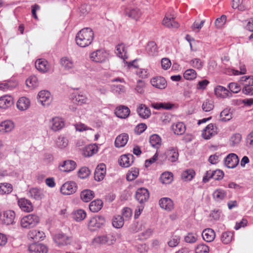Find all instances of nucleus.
<instances>
[{"instance_id": "nucleus-9", "label": "nucleus", "mask_w": 253, "mask_h": 253, "mask_svg": "<svg viewBox=\"0 0 253 253\" xmlns=\"http://www.w3.org/2000/svg\"><path fill=\"white\" fill-rule=\"evenodd\" d=\"M71 97L73 102L78 105L85 104L88 100L87 96L82 91L73 92Z\"/></svg>"}, {"instance_id": "nucleus-63", "label": "nucleus", "mask_w": 253, "mask_h": 253, "mask_svg": "<svg viewBox=\"0 0 253 253\" xmlns=\"http://www.w3.org/2000/svg\"><path fill=\"white\" fill-rule=\"evenodd\" d=\"M191 66L197 69H201L203 66V63L199 58H194L190 62Z\"/></svg>"}, {"instance_id": "nucleus-19", "label": "nucleus", "mask_w": 253, "mask_h": 253, "mask_svg": "<svg viewBox=\"0 0 253 253\" xmlns=\"http://www.w3.org/2000/svg\"><path fill=\"white\" fill-rule=\"evenodd\" d=\"M76 167V163L72 160H66L59 165L60 170L64 172H70L73 170Z\"/></svg>"}, {"instance_id": "nucleus-11", "label": "nucleus", "mask_w": 253, "mask_h": 253, "mask_svg": "<svg viewBox=\"0 0 253 253\" xmlns=\"http://www.w3.org/2000/svg\"><path fill=\"white\" fill-rule=\"evenodd\" d=\"M28 196L35 200L40 201L44 198L43 190L38 188H31L27 192Z\"/></svg>"}, {"instance_id": "nucleus-35", "label": "nucleus", "mask_w": 253, "mask_h": 253, "mask_svg": "<svg viewBox=\"0 0 253 253\" xmlns=\"http://www.w3.org/2000/svg\"><path fill=\"white\" fill-rule=\"evenodd\" d=\"M44 237V233L43 232L37 230H31L28 233V237L35 241L43 240Z\"/></svg>"}, {"instance_id": "nucleus-20", "label": "nucleus", "mask_w": 253, "mask_h": 253, "mask_svg": "<svg viewBox=\"0 0 253 253\" xmlns=\"http://www.w3.org/2000/svg\"><path fill=\"white\" fill-rule=\"evenodd\" d=\"M106 174V166L104 164H100L96 167L94 172V179L97 181L103 180Z\"/></svg>"}, {"instance_id": "nucleus-52", "label": "nucleus", "mask_w": 253, "mask_h": 253, "mask_svg": "<svg viewBox=\"0 0 253 253\" xmlns=\"http://www.w3.org/2000/svg\"><path fill=\"white\" fill-rule=\"evenodd\" d=\"M86 216V214L85 211L81 209L77 210L73 213V218L77 221L83 220L85 218Z\"/></svg>"}, {"instance_id": "nucleus-47", "label": "nucleus", "mask_w": 253, "mask_h": 253, "mask_svg": "<svg viewBox=\"0 0 253 253\" xmlns=\"http://www.w3.org/2000/svg\"><path fill=\"white\" fill-rule=\"evenodd\" d=\"M125 219L119 215H115L112 219V225L116 228H120L124 224Z\"/></svg>"}, {"instance_id": "nucleus-13", "label": "nucleus", "mask_w": 253, "mask_h": 253, "mask_svg": "<svg viewBox=\"0 0 253 253\" xmlns=\"http://www.w3.org/2000/svg\"><path fill=\"white\" fill-rule=\"evenodd\" d=\"M64 122L60 117H55L49 121V126L51 129L56 131L60 130L64 126Z\"/></svg>"}, {"instance_id": "nucleus-49", "label": "nucleus", "mask_w": 253, "mask_h": 253, "mask_svg": "<svg viewBox=\"0 0 253 253\" xmlns=\"http://www.w3.org/2000/svg\"><path fill=\"white\" fill-rule=\"evenodd\" d=\"M13 190L12 185L8 183H0V195L8 194Z\"/></svg>"}, {"instance_id": "nucleus-45", "label": "nucleus", "mask_w": 253, "mask_h": 253, "mask_svg": "<svg viewBox=\"0 0 253 253\" xmlns=\"http://www.w3.org/2000/svg\"><path fill=\"white\" fill-rule=\"evenodd\" d=\"M172 129L175 134L181 135L186 130V126L183 123L179 122L172 126Z\"/></svg>"}, {"instance_id": "nucleus-59", "label": "nucleus", "mask_w": 253, "mask_h": 253, "mask_svg": "<svg viewBox=\"0 0 253 253\" xmlns=\"http://www.w3.org/2000/svg\"><path fill=\"white\" fill-rule=\"evenodd\" d=\"M180 237L178 235H172L169 241L168 242V244L170 247H175L177 246L180 242Z\"/></svg>"}, {"instance_id": "nucleus-8", "label": "nucleus", "mask_w": 253, "mask_h": 253, "mask_svg": "<svg viewBox=\"0 0 253 253\" xmlns=\"http://www.w3.org/2000/svg\"><path fill=\"white\" fill-rule=\"evenodd\" d=\"M17 204L21 210L24 212H30L33 211L32 202L25 198L18 199Z\"/></svg>"}, {"instance_id": "nucleus-24", "label": "nucleus", "mask_w": 253, "mask_h": 253, "mask_svg": "<svg viewBox=\"0 0 253 253\" xmlns=\"http://www.w3.org/2000/svg\"><path fill=\"white\" fill-rule=\"evenodd\" d=\"M13 103V97L8 95H5L0 97V108L7 109Z\"/></svg>"}, {"instance_id": "nucleus-41", "label": "nucleus", "mask_w": 253, "mask_h": 253, "mask_svg": "<svg viewBox=\"0 0 253 253\" xmlns=\"http://www.w3.org/2000/svg\"><path fill=\"white\" fill-rule=\"evenodd\" d=\"M97 152V147L93 145H89L84 148L83 155L85 157H90Z\"/></svg>"}, {"instance_id": "nucleus-64", "label": "nucleus", "mask_w": 253, "mask_h": 253, "mask_svg": "<svg viewBox=\"0 0 253 253\" xmlns=\"http://www.w3.org/2000/svg\"><path fill=\"white\" fill-rule=\"evenodd\" d=\"M90 170L86 167H83L79 170L78 175L82 179L87 177L90 174Z\"/></svg>"}, {"instance_id": "nucleus-34", "label": "nucleus", "mask_w": 253, "mask_h": 253, "mask_svg": "<svg viewBox=\"0 0 253 253\" xmlns=\"http://www.w3.org/2000/svg\"><path fill=\"white\" fill-rule=\"evenodd\" d=\"M80 197L84 202H88L94 198V193L89 189H85L81 192Z\"/></svg>"}, {"instance_id": "nucleus-40", "label": "nucleus", "mask_w": 253, "mask_h": 253, "mask_svg": "<svg viewBox=\"0 0 253 253\" xmlns=\"http://www.w3.org/2000/svg\"><path fill=\"white\" fill-rule=\"evenodd\" d=\"M174 105L169 102H157L152 104V106L157 110H169L173 107Z\"/></svg>"}, {"instance_id": "nucleus-17", "label": "nucleus", "mask_w": 253, "mask_h": 253, "mask_svg": "<svg viewBox=\"0 0 253 253\" xmlns=\"http://www.w3.org/2000/svg\"><path fill=\"white\" fill-rule=\"evenodd\" d=\"M134 161V156L131 154L122 155L119 159V165L124 168L130 166Z\"/></svg>"}, {"instance_id": "nucleus-43", "label": "nucleus", "mask_w": 253, "mask_h": 253, "mask_svg": "<svg viewBox=\"0 0 253 253\" xmlns=\"http://www.w3.org/2000/svg\"><path fill=\"white\" fill-rule=\"evenodd\" d=\"M55 144L58 148L63 149L68 145V140L64 136L60 135L56 139Z\"/></svg>"}, {"instance_id": "nucleus-38", "label": "nucleus", "mask_w": 253, "mask_h": 253, "mask_svg": "<svg viewBox=\"0 0 253 253\" xmlns=\"http://www.w3.org/2000/svg\"><path fill=\"white\" fill-rule=\"evenodd\" d=\"M103 206V202L101 200H95L92 201L89 206V210L93 212L99 211Z\"/></svg>"}, {"instance_id": "nucleus-2", "label": "nucleus", "mask_w": 253, "mask_h": 253, "mask_svg": "<svg viewBox=\"0 0 253 253\" xmlns=\"http://www.w3.org/2000/svg\"><path fill=\"white\" fill-rule=\"evenodd\" d=\"M39 222V217L33 214L24 216L21 220V225L23 228H30L36 226Z\"/></svg>"}, {"instance_id": "nucleus-31", "label": "nucleus", "mask_w": 253, "mask_h": 253, "mask_svg": "<svg viewBox=\"0 0 253 253\" xmlns=\"http://www.w3.org/2000/svg\"><path fill=\"white\" fill-rule=\"evenodd\" d=\"M137 112L139 116L143 119L148 118L151 115V111L145 105L141 104L137 109Z\"/></svg>"}, {"instance_id": "nucleus-22", "label": "nucleus", "mask_w": 253, "mask_h": 253, "mask_svg": "<svg viewBox=\"0 0 253 253\" xmlns=\"http://www.w3.org/2000/svg\"><path fill=\"white\" fill-rule=\"evenodd\" d=\"M15 127V124L11 120H5L0 124V132L2 133L11 131Z\"/></svg>"}, {"instance_id": "nucleus-21", "label": "nucleus", "mask_w": 253, "mask_h": 253, "mask_svg": "<svg viewBox=\"0 0 253 253\" xmlns=\"http://www.w3.org/2000/svg\"><path fill=\"white\" fill-rule=\"evenodd\" d=\"M163 24L169 28H178L179 24L175 21L173 16L166 14L163 21Z\"/></svg>"}, {"instance_id": "nucleus-1", "label": "nucleus", "mask_w": 253, "mask_h": 253, "mask_svg": "<svg viewBox=\"0 0 253 253\" xmlns=\"http://www.w3.org/2000/svg\"><path fill=\"white\" fill-rule=\"evenodd\" d=\"M94 39L93 31L89 28H84L80 30L76 36V42L82 47L89 45Z\"/></svg>"}, {"instance_id": "nucleus-57", "label": "nucleus", "mask_w": 253, "mask_h": 253, "mask_svg": "<svg viewBox=\"0 0 253 253\" xmlns=\"http://www.w3.org/2000/svg\"><path fill=\"white\" fill-rule=\"evenodd\" d=\"M197 73L194 69H190L186 70L183 74L184 78L186 80H192L196 78Z\"/></svg>"}, {"instance_id": "nucleus-32", "label": "nucleus", "mask_w": 253, "mask_h": 253, "mask_svg": "<svg viewBox=\"0 0 253 253\" xmlns=\"http://www.w3.org/2000/svg\"><path fill=\"white\" fill-rule=\"evenodd\" d=\"M202 237L203 239L207 242H212L215 237V234L213 230L211 228H207L203 230L202 232Z\"/></svg>"}, {"instance_id": "nucleus-48", "label": "nucleus", "mask_w": 253, "mask_h": 253, "mask_svg": "<svg viewBox=\"0 0 253 253\" xmlns=\"http://www.w3.org/2000/svg\"><path fill=\"white\" fill-rule=\"evenodd\" d=\"M26 85L30 88L33 89L39 85L38 78L35 76H30L26 81Z\"/></svg>"}, {"instance_id": "nucleus-10", "label": "nucleus", "mask_w": 253, "mask_h": 253, "mask_svg": "<svg viewBox=\"0 0 253 253\" xmlns=\"http://www.w3.org/2000/svg\"><path fill=\"white\" fill-rule=\"evenodd\" d=\"M150 83L153 87L160 89H165L167 86L166 80L161 76H156L152 78L150 80Z\"/></svg>"}, {"instance_id": "nucleus-6", "label": "nucleus", "mask_w": 253, "mask_h": 253, "mask_svg": "<svg viewBox=\"0 0 253 253\" xmlns=\"http://www.w3.org/2000/svg\"><path fill=\"white\" fill-rule=\"evenodd\" d=\"M77 189V184L74 181H67L60 188L61 193L64 195H70L75 193Z\"/></svg>"}, {"instance_id": "nucleus-15", "label": "nucleus", "mask_w": 253, "mask_h": 253, "mask_svg": "<svg viewBox=\"0 0 253 253\" xmlns=\"http://www.w3.org/2000/svg\"><path fill=\"white\" fill-rule=\"evenodd\" d=\"M28 251L30 253H47L48 248L44 244L34 243L29 246Z\"/></svg>"}, {"instance_id": "nucleus-30", "label": "nucleus", "mask_w": 253, "mask_h": 253, "mask_svg": "<svg viewBox=\"0 0 253 253\" xmlns=\"http://www.w3.org/2000/svg\"><path fill=\"white\" fill-rule=\"evenodd\" d=\"M15 213L14 211L7 210L3 214V220L6 225L11 224L14 222Z\"/></svg>"}, {"instance_id": "nucleus-56", "label": "nucleus", "mask_w": 253, "mask_h": 253, "mask_svg": "<svg viewBox=\"0 0 253 253\" xmlns=\"http://www.w3.org/2000/svg\"><path fill=\"white\" fill-rule=\"evenodd\" d=\"M232 114L230 110L225 109L223 110L220 114V120L223 122L229 121L232 118Z\"/></svg>"}, {"instance_id": "nucleus-26", "label": "nucleus", "mask_w": 253, "mask_h": 253, "mask_svg": "<svg viewBox=\"0 0 253 253\" xmlns=\"http://www.w3.org/2000/svg\"><path fill=\"white\" fill-rule=\"evenodd\" d=\"M214 93L217 97L222 98L230 97L232 94L227 88L221 85L215 87Z\"/></svg>"}, {"instance_id": "nucleus-18", "label": "nucleus", "mask_w": 253, "mask_h": 253, "mask_svg": "<svg viewBox=\"0 0 253 253\" xmlns=\"http://www.w3.org/2000/svg\"><path fill=\"white\" fill-rule=\"evenodd\" d=\"M35 67L41 73L47 72L50 70V65L45 59H39L35 62Z\"/></svg>"}, {"instance_id": "nucleus-58", "label": "nucleus", "mask_w": 253, "mask_h": 253, "mask_svg": "<svg viewBox=\"0 0 253 253\" xmlns=\"http://www.w3.org/2000/svg\"><path fill=\"white\" fill-rule=\"evenodd\" d=\"M141 15V12L139 9L135 8L130 10L128 13V16L132 19L137 20Z\"/></svg>"}, {"instance_id": "nucleus-14", "label": "nucleus", "mask_w": 253, "mask_h": 253, "mask_svg": "<svg viewBox=\"0 0 253 253\" xmlns=\"http://www.w3.org/2000/svg\"><path fill=\"white\" fill-rule=\"evenodd\" d=\"M149 198L148 190L145 188H140L135 193V198L140 204L146 202Z\"/></svg>"}, {"instance_id": "nucleus-27", "label": "nucleus", "mask_w": 253, "mask_h": 253, "mask_svg": "<svg viewBox=\"0 0 253 253\" xmlns=\"http://www.w3.org/2000/svg\"><path fill=\"white\" fill-rule=\"evenodd\" d=\"M165 158L170 162H176L179 157L178 150L174 148L169 149L165 154Z\"/></svg>"}, {"instance_id": "nucleus-3", "label": "nucleus", "mask_w": 253, "mask_h": 253, "mask_svg": "<svg viewBox=\"0 0 253 253\" xmlns=\"http://www.w3.org/2000/svg\"><path fill=\"white\" fill-rule=\"evenodd\" d=\"M109 54L104 49H97L90 54V58L94 62L102 63L105 62L108 58Z\"/></svg>"}, {"instance_id": "nucleus-60", "label": "nucleus", "mask_w": 253, "mask_h": 253, "mask_svg": "<svg viewBox=\"0 0 253 253\" xmlns=\"http://www.w3.org/2000/svg\"><path fill=\"white\" fill-rule=\"evenodd\" d=\"M209 247L205 244H200L195 248V253H209Z\"/></svg>"}, {"instance_id": "nucleus-7", "label": "nucleus", "mask_w": 253, "mask_h": 253, "mask_svg": "<svg viewBox=\"0 0 253 253\" xmlns=\"http://www.w3.org/2000/svg\"><path fill=\"white\" fill-rule=\"evenodd\" d=\"M53 240L56 245L59 247L68 245L72 242L71 237L63 233L56 234L53 237Z\"/></svg>"}, {"instance_id": "nucleus-55", "label": "nucleus", "mask_w": 253, "mask_h": 253, "mask_svg": "<svg viewBox=\"0 0 253 253\" xmlns=\"http://www.w3.org/2000/svg\"><path fill=\"white\" fill-rule=\"evenodd\" d=\"M233 234L231 232H223L221 236V240L225 244L229 243L232 240Z\"/></svg>"}, {"instance_id": "nucleus-61", "label": "nucleus", "mask_w": 253, "mask_h": 253, "mask_svg": "<svg viewBox=\"0 0 253 253\" xmlns=\"http://www.w3.org/2000/svg\"><path fill=\"white\" fill-rule=\"evenodd\" d=\"M105 243L108 245H111L115 243L116 240V236L114 233H110L104 235Z\"/></svg>"}, {"instance_id": "nucleus-12", "label": "nucleus", "mask_w": 253, "mask_h": 253, "mask_svg": "<svg viewBox=\"0 0 253 253\" xmlns=\"http://www.w3.org/2000/svg\"><path fill=\"white\" fill-rule=\"evenodd\" d=\"M239 162V158L234 153L229 154L224 159L225 165L228 168H235L238 165Z\"/></svg>"}, {"instance_id": "nucleus-42", "label": "nucleus", "mask_w": 253, "mask_h": 253, "mask_svg": "<svg viewBox=\"0 0 253 253\" xmlns=\"http://www.w3.org/2000/svg\"><path fill=\"white\" fill-rule=\"evenodd\" d=\"M115 53L121 58L125 59L127 57L126 51L123 43L119 44L116 46Z\"/></svg>"}, {"instance_id": "nucleus-23", "label": "nucleus", "mask_w": 253, "mask_h": 253, "mask_svg": "<svg viewBox=\"0 0 253 253\" xmlns=\"http://www.w3.org/2000/svg\"><path fill=\"white\" fill-rule=\"evenodd\" d=\"M31 102L29 98L21 97L17 101L16 106L17 109L21 111L27 110L30 106Z\"/></svg>"}, {"instance_id": "nucleus-39", "label": "nucleus", "mask_w": 253, "mask_h": 253, "mask_svg": "<svg viewBox=\"0 0 253 253\" xmlns=\"http://www.w3.org/2000/svg\"><path fill=\"white\" fill-rule=\"evenodd\" d=\"M149 142L151 146L156 149H158L162 145L161 138L158 134H153L150 136Z\"/></svg>"}, {"instance_id": "nucleus-33", "label": "nucleus", "mask_w": 253, "mask_h": 253, "mask_svg": "<svg viewBox=\"0 0 253 253\" xmlns=\"http://www.w3.org/2000/svg\"><path fill=\"white\" fill-rule=\"evenodd\" d=\"M226 195L227 193L226 191L221 188L216 189L212 194L214 200L217 202H220L223 200L226 197Z\"/></svg>"}, {"instance_id": "nucleus-51", "label": "nucleus", "mask_w": 253, "mask_h": 253, "mask_svg": "<svg viewBox=\"0 0 253 253\" xmlns=\"http://www.w3.org/2000/svg\"><path fill=\"white\" fill-rule=\"evenodd\" d=\"M139 174V169L136 168H132L126 174V179L128 181H132L136 179Z\"/></svg>"}, {"instance_id": "nucleus-62", "label": "nucleus", "mask_w": 253, "mask_h": 253, "mask_svg": "<svg viewBox=\"0 0 253 253\" xmlns=\"http://www.w3.org/2000/svg\"><path fill=\"white\" fill-rule=\"evenodd\" d=\"M242 139L241 135L239 133L233 134L230 138V142L232 146H234L240 142Z\"/></svg>"}, {"instance_id": "nucleus-54", "label": "nucleus", "mask_w": 253, "mask_h": 253, "mask_svg": "<svg viewBox=\"0 0 253 253\" xmlns=\"http://www.w3.org/2000/svg\"><path fill=\"white\" fill-rule=\"evenodd\" d=\"M240 71L235 70V69H230L229 71V74L230 75H233L235 76L239 75H244L247 72V70L246 68V66L244 64H240L239 66Z\"/></svg>"}, {"instance_id": "nucleus-4", "label": "nucleus", "mask_w": 253, "mask_h": 253, "mask_svg": "<svg viewBox=\"0 0 253 253\" xmlns=\"http://www.w3.org/2000/svg\"><path fill=\"white\" fill-rule=\"evenodd\" d=\"M106 220L102 215H96L90 218L88 222V226L90 230H95L101 228L105 223Z\"/></svg>"}, {"instance_id": "nucleus-44", "label": "nucleus", "mask_w": 253, "mask_h": 253, "mask_svg": "<svg viewBox=\"0 0 253 253\" xmlns=\"http://www.w3.org/2000/svg\"><path fill=\"white\" fill-rule=\"evenodd\" d=\"M195 175L194 170L192 169H188L182 172L181 178L183 180L188 181L191 180Z\"/></svg>"}, {"instance_id": "nucleus-25", "label": "nucleus", "mask_w": 253, "mask_h": 253, "mask_svg": "<svg viewBox=\"0 0 253 253\" xmlns=\"http://www.w3.org/2000/svg\"><path fill=\"white\" fill-rule=\"evenodd\" d=\"M130 112V110L127 107L120 105L116 108L115 113L118 117L125 119L129 116Z\"/></svg>"}, {"instance_id": "nucleus-29", "label": "nucleus", "mask_w": 253, "mask_h": 253, "mask_svg": "<svg viewBox=\"0 0 253 253\" xmlns=\"http://www.w3.org/2000/svg\"><path fill=\"white\" fill-rule=\"evenodd\" d=\"M160 207L168 211H170L173 209L172 201L169 198H163L159 201Z\"/></svg>"}, {"instance_id": "nucleus-5", "label": "nucleus", "mask_w": 253, "mask_h": 253, "mask_svg": "<svg viewBox=\"0 0 253 253\" xmlns=\"http://www.w3.org/2000/svg\"><path fill=\"white\" fill-rule=\"evenodd\" d=\"M37 99L42 106H47L52 102V97L50 93L47 90H41L38 94Z\"/></svg>"}, {"instance_id": "nucleus-28", "label": "nucleus", "mask_w": 253, "mask_h": 253, "mask_svg": "<svg viewBox=\"0 0 253 253\" xmlns=\"http://www.w3.org/2000/svg\"><path fill=\"white\" fill-rule=\"evenodd\" d=\"M128 140V135L127 133H122L118 135L115 140V145L116 147H122L125 146Z\"/></svg>"}, {"instance_id": "nucleus-53", "label": "nucleus", "mask_w": 253, "mask_h": 253, "mask_svg": "<svg viewBox=\"0 0 253 253\" xmlns=\"http://www.w3.org/2000/svg\"><path fill=\"white\" fill-rule=\"evenodd\" d=\"M202 109L205 112H210L214 108L213 101L211 99H207L202 104Z\"/></svg>"}, {"instance_id": "nucleus-16", "label": "nucleus", "mask_w": 253, "mask_h": 253, "mask_svg": "<svg viewBox=\"0 0 253 253\" xmlns=\"http://www.w3.org/2000/svg\"><path fill=\"white\" fill-rule=\"evenodd\" d=\"M217 133V127L213 124L208 125L203 130L202 136L205 139H210Z\"/></svg>"}, {"instance_id": "nucleus-46", "label": "nucleus", "mask_w": 253, "mask_h": 253, "mask_svg": "<svg viewBox=\"0 0 253 253\" xmlns=\"http://www.w3.org/2000/svg\"><path fill=\"white\" fill-rule=\"evenodd\" d=\"M173 180V175L171 172H165L163 173L160 177L161 182L165 184L170 183Z\"/></svg>"}, {"instance_id": "nucleus-36", "label": "nucleus", "mask_w": 253, "mask_h": 253, "mask_svg": "<svg viewBox=\"0 0 253 253\" xmlns=\"http://www.w3.org/2000/svg\"><path fill=\"white\" fill-rule=\"evenodd\" d=\"M60 64L64 70L70 71L74 67L73 61L67 57H63L60 60Z\"/></svg>"}, {"instance_id": "nucleus-37", "label": "nucleus", "mask_w": 253, "mask_h": 253, "mask_svg": "<svg viewBox=\"0 0 253 253\" xmlns=\"http://www.w3.org/2000/svg\"><path fill=\"white\" fill-rule=\"evenodd\" d=\"M146 51L150 56H154L158 54V50L156 43L153 41L149 42L146 46Z\"/></svg>"}, {"instance_id": "nucleus-50", "label": "nucleus", "mask_w": 253, "mask_h": 253, "mask_svg": "<svg viewBox=\"0 0 253 253\" xmlns=\"http://www.w3.org/2000/svg\"><path fill=\"white\" fill-rule=\"evenodd\" d=\"M104 235L95 236L91 241L90 245L97 247L100 245L106 244Z\"/></svg>"}]
</instances>
